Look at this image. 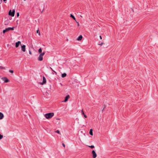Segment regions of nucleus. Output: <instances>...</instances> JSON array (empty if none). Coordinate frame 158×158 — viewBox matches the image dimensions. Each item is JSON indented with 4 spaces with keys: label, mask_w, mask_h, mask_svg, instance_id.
I'll use <instances>...</instances> for the list:
<instances>
[{
    "label": "nucleus",
    "mask_w": 158,
    "mask_h": 158,
    "mask_svg": "<svg viewBox=\"0 0 158 158\" xmlns=\"http://www.w3.org/2000/svg\"><path fill=\"white\" fill-rule=\"evenodd\" d=\"M54 114V113L53 112L45 114L44 116L47 119H49L52 118Z\"/></svg>",
    "instance_id": "f257e3e1"
},
{
    "label": "nucleus",
    "mask_w": 158,
    "mask_h": 158,
    "mask_svg": "<svg viewBox=\"0 0 158 158\" xmlns=\"http://www.w3.org/2000/svg\"><path fill=\"white\" fill-rule=\"evenodd\" d=\"M15 11L14 10H13L12 11H11V10H10L9 12V15L11 16H14L15 15Z\"/></svg>",
    "instance_id": "f03ea898"
},
{
    "label": "nucleus",
    "mask_w": 158,
    "mask_h": 158,
    "mask_svg": "<svg viewBox=\"0 0 158 158\" xmlns=\"http://www.w3.org/2000/svg\"><path fill=\"white\" fill-rule=\"evenodd\" d=\"M92 157L93 158H95L97 157V154L94 150H93L92 151Z\"/></svg>",
    "instance_id": "7ed1b4c3"
},
{
    "label": "nucleus",
    "mask_w": 158,
    "mask_h": 158,
    "mask_svg": "<svg viewBox=\"0 0 158 158\" xmlns=\"http://www.w3.org/2000/svg\"><path fill=\"white\" fill-rule=\"evenodd\" d=\"M46 82V80L45 77L44 76L43 77V81L42 82L40 83V84L41 85H43L44 84H45Z\"/></svg>",
    "instance_id": "20e7f679"
},
{
    "label": "nucleus",
    "mask_w": 158,
    "mask_h": 158,
    "mask_svg": "<svg viewBox=\"0 0 158 158\" xmlns=\"http://www.w3.org/2000/svg\"><path fill=\"white\" fill-rule=\"evenodd\" d=\"M26 46L25 45H23L21 46V50L23 52H25L26 51Z\"/></svg>",
    "instance_id": "39448f33"
},
{
    "label": "nucleus",
    "mask_w": 158,
    "mask_h": 158,
    "mask_svg": "<svg viewBox=\"0 0 158 158\" xmlns=\"http://www.w3.org/2000/svg\"><path fill=\"white\" fill-rule=\"evenodd\" d=\"M69 97H70V96H69V95H67L65 97V98L64 100V101L63 102H66L68 101V99L69 98Z\"/></svg>",
    "instance_id": "423d86ee"
},
{
    "label": "nucleus",
    "mask_w": 158,
    "mask_h": 158,
    "mask_svg": "<svg viewBox=\"0 0 158 158\" xmlns=\"http://www.w3.org/2000/svg\"><path fill=\"white\" fill-rule=\"evenodd\" d=\"M14 27H9L7 28H6V29L7 31H8L10 30H14Z\"/></svg>",
    "instance_id": "0eeeda50"
},
{
    "label": "nucleus",
    "mask_w": 158,
    "mask_h": 158,
    "mask_svg": "<svg viewBox=\"0 0 158 158\" xmlns=\"http://www.w3.org/2000/svg\"><path fill=\"white\" fill-rule=\"evenodd\" d=\"M2 79L4 81V82L5 83H7L9 81V80L6 77H4Z\"/></svg>",
    "instance_id": "6e6552de"
},
{
    "label": "nucleus",
    "mask_w": 158,
    "mask_h": 158,
    "mask_svg": "<svg viewBox=\"0 0 158 158\" xmlns=\"http://www.w3.org/2000/svg\"><path fill=\"white\" fill-rule=\"evenodd\" d=\"M21 43V42L20 41H18V42H16L15 44V47L16 48L18 47Z\"/></svg>",
    "instance_id": "1a4fd4ad"
},
{
    "label": "nucleus",
    "mask_w": 158,
    "mask_h": 158,
    "mask_svg": "<svg viewBox=\"0 0 158 158\" xmlns=\"http://www.w3.org/2000/svg\"><path fill=\"white\" fill-rule=\"evenodd\" d=\"M43 60V56L40 55L39 56V57H38V60L39 61H42Z\"/></svg>",
    "instance_id": "9d476101"
},
{
    "label": "nucleus",
    "mask_w": 158,
    "mask_h": 158,
    "mask_svg": "<svg viewBox=\"0 0 158 158\" xmlns=\"http://www.w3.org/2000/svg\"><path fill=\"white\" fill-rule=\"evenodd\" d=\"M82 35H80L78 38L77 39V40L80 41L82 40Z\"/></svg>",
    "instance_id": "9b49d317"
},
{
    "label": "nucleus",
    "mask_w": 158,
    "mask_h": 158,
    "mask_svg": "<svg viewBox=\"0 0 158 158\" xmlns=\"http://www.w3.org/2000/svg\"><path fill=\"white\" fill-rule=\"evenodd\" d=\"M4 115L1 112H0V119H2L3 118Z\"/></svg>",
    "instance_id": "f8f14e48"
},
{
    "label": "nucleus",
    "mask_w": 158,
    "mask_h": 158,
    "mask_svg": "<svg viewBox=\"0 0 158 158\" xmlns=\"http://www.w3.org/2000/svg\"><path fill=\"white\" fill-rule=\"evenodd\" d=\"M70 17H71L75 21H76V18H75V17L72 14H71L70 15Z\"/></svg>",
    "instance_id": "ddd939ff"
},
{
    "label": "nucleus",
    "mask_w": 158,
    "mask_h": 158,
    "mask_svg": "<svg viewBox=\"0 0 158 158\" xmlns=\"http://www.w3.org/2000/svg\"><path fill=\"white\" fill-rule=\"evenodd\" d=\"M66 76V74L65 73H64L61 74V77L63 78L64 77Z\"/></svg>",
    "instance_id": "4468645a"
},
{
    "label": "nucleus",
    "mask_w": 158,
    "mask_h": 158,
    "mask_svg": "<svg viewBox=\"0 0 158 158\" xmlns=\"http://www.w3.org/2000/svg\"><path fill=\"white\" fill-rule=\"evenodd\" d=\"M89 133L90 135H93L92 129H90Z\"/></svg>",
    "instance_id": "2eb2a0df"
},
{
    "label": "nucleus",
    "mask_w": 158,
    "mask_h": 158,
    "mask_svg": "<svg viewBox=\"0 0 158 158\" xmlns=\"http://www.w3.org/2000/svg\"><path fill=\"white\" fill-rule=\"evenodd\" d=\"M36 33L38 34L39 35H40V31H39V30H37L36 31Z\"/></svg>",
    "instance_id": "dca6fc26"
},
{
    "label": "nucleus",
    "mask_w": 158,
    "mask_h": 158,
    "mask_svg": "<svg viewBox=\"0 0 158 158\" xmlns=\"http://www.w3.org/2000/svg\"><path fill=\"white\" fill-rule=\"evenodd\" d=\"M45 53L44 52H43L42 53L41 52V53L40 54V55L43 56L44 55Z\"/></svg>",
    "instance_id": "f3484780"
},
{
    "label": "nucleus",
    "mask_w": 158,
    "mask_h": 158,
    "mask_svg": "<svg viewBox=\"0 0 158 158\" xmlns=\"http://www.w3.org/2000/svg\"><path fill=\"white\" fill-rule=\"evenodd\" d=\"M42 50L41 48H40L39 49L38 52L39 53H41L42 52Z\"/></svg>",
    "instance_id": "a211bd4d"
},
{
    "label": "nucleus",
    "mask_w": 158,
    "mask_h": 158,
    "mask_svg": "<svg viewBox=\"0 0 158 158\" xmlns=\"http://www.w3.org/2000/svg\"><path fill=\"white\" fill-rule=\"evenodd\" d=\"M89 148H94V145H91L90 146H88Z\"/></svg>",
    "instance_id": "6ab92c4d"
},
{
    "label": "nucleus",
    "mask_w": 158,
    "mask_h": 158,
    "mask_svg": "<svg viewBox=\"0 0 158 158\" xmlns=\"http://www.w3.org/2000/svg\"><path fill=\"white\" fill-rule=\"evenodd\" d=\"M9 72L11 73H13L14 72L13 71L11 70H9Z\"/></svg>",
    "instance_id": "aec40b11"
},
{
    "label": "nucleus",
    "mask_w": 158,
    "mask_h": 158,
    "mask_svg": "<svg viewBox=\"0 0 158 158\" xmlns=\"http://www.w3.org/2000/svg\"><path fill=\"white\" fill-rule=\"evenodd\" d=\"M56 132L58 134H60V131L58 130H57Z\"/></svg>",
    "instance_id": "412c9836"
},
{
    "label": "nucleus",
    "mask_w": 158,
    "mask_h": 158,
    "mask_svg": "<svg viewBox=\"0 0 158 158\" xmlns=\"http://www.w3.org/2000/svg\"><path fill=\"white\" fill-rule=\"evenodd\" d=\"M7 32L6 29L5 30H4L3 31V33L4 34L5 32Z\"/></svg>",
    "instance_id": "4be33fe9"
},
{
    "label": "nucleus",
    "mask_w": 158,
    "mask_h": 158,
    "mask_svg": "<svg viewBox=\"0 0 158 158\" xmlns=\"http://www.w3.org/2000/svg\"><path fill=\"white\" fill-rule=\"evenodd\" d=\"M50 69L54 72L56 74L57 73L54 70H53V69H52V68L51 67H50Z\"/></svg>",
    "instance_id": "5701e85b"
},
{
    "label": "nucleus",
    "mask_w": 158,
    "mask_h": 158,
    "mask_svg": "<svg viewBox=\"0 0 158 158\" xmlns=\"http://www.w3.org/2000/svg\"><path fill=\"white\" fill-rule=\"evenodd\" d=\"M81 114L82 115H84L85 114L84 113V111H83V110H81Z\"/></svg>",
    "instance_id": "b1692460"
},
{
    "label": "nucleus",
    "mask_w": 158,
    "mask_h": 158,
    "mask_svg": "<svg viewBox=\"0 0 158 158\" xmlns=\"http://www.w3.org/2000/svg\"><path fill=\"white\" fill-rule=\"evenodd\" d=\"M3 138V135L0 134V139H1Z\"/></svg>",
    "instance_id": "393cba45"
},
{
    "label": "nucleus",
    "mask_w": 158,
    "mask_h": 158,
    "mask_svg": "<svg viewBox=\"0 0 158 158\" xmlns=\"http://www.w3.org/2000/svg\"><path fill=\"white\" fill-rule=\"evenodd\" d=\"M76 23H77V25L78 26H79V23L78 22H77L76 20Z\"/></svg>",
    "instance_id": "a878e982"
},
{
    "label": "nucleus",
    "mask_w": 158,
    "mask_h": 158,
    "mask_svg": "<svg viewBox=\"0 0 158 158\" xmlns=\"http://www.w3.org/2000/svg\"><path fill=\"white\" fill-rule=\"evenodd\" d=\"M103 44V42H101L98 45L102 46Z\"/></svg>",
    "instance_id": "bb28decb"
},
{
    "label": "nucleus",
    "mask_w": 158,
    "mask_h": 158,
    "mask_svg": "<svg viewBox=\"0 0 158 158\" xmlns=\"http://www.w3.org/2000/svg\"><path fill=\"white\" fill-rule=\"evenodd\" d=\"M83 115L84 117H85V118H86L87 117V116L85 114H84V115Z\"/></svg>",
    "instance_id": "cd10ccee"
},
{
    "label": "nucleus",
    "mask_w": 158,
    "mask_h": 158,
    "mask_svg": "<svg viewBox=\"0 0 158 158\" xmlns=\"http://www.w3.org/2000/svg\"><path fill=\"white\" fill-rule=\"evenodd\" d=\"M17 17H19V14L18 12L17 14Z\"/></svg>",
    "instance_id": "c85d7f7f"
},
{
    "label": "nucleus",
    "mask_w": 158,
    "mask_h": 158,
    "mask_svg": "<svg viewBox=\"0 0 158 158\" xmlns=\"http://www.w3.org/2000/svg\"><path fill=\"white\" fill-rule=\"evenodd\" d=\"M62 145L63 146L64 148L65 147V145L64 143H62Z\"/></svg>",
    "instance_id": "c756f323"
},
{
    "label": "nucleus",
    "mask_w": 158,
    "mask_h": 158,
    "mask_svg": "<svg viewBox=\"0 0 158 158\" xmlns=\"http://www.w3.org/2000/svg\"><path fill=\"white\" fill-rule=\"evenodd\" d=\"M99 37H100V39H101V40L102 39V37L101 36H100Z\"/></svg>",
    "instance_id": "7c9ffc66"
},
{
    "label": "nucleus",
    "mask_w": 158,
    "mask_h": 158,
    "mask_svg": "<svg viewBox=\"0 0 158 158\" xmlns=\"http://www.w3.org/2000/svg\"><path fill=\"white\" fill-rule=\"evenodd\" d=\"M29 54H31V52L30 51H29Z\"/></svg>",
    "instance_id": "2f4dec72"
},
{
    "label": "nucleus",
    "mask_w": 158,
    "mask_h": 158,
    "mask_svg": "<svg viewBox=\"0 0 158 158\" xmlns=\"http://www.w3.org/2000/svg\"><path fill=\"white\" fill-rule=\"evenodd\" d=\"M3 1L4 2H5L6 1V0H3Z\"/></svg>",
    "instance_id": "473e14b6"
},
{
    "label": "nucleus",
    "mask_w": 158,
    "mask_h": 158,
    "mask_svg": "<svg viewBox=\"0 0 158 158\" xmlns=\"http://www.w3.org/2000/svg\"><path fill=\"white\" fill-rule=\"evenodd\" d=\"M80 16H81V17H82V16L81 15H80Z\"/></svg>",
    "instance_id": "72a5a7b5"
},
{
    "label": "nucleus",
    "mask_w": 158,
    "mask_h": 158,
    "mask_svg": "<svg viewBox=\"0 0 158 158\" xmlns=\"http://www.w3.org/2000/svg\"><path fill=\"white\" fill-rule=\"evenodd\" d=\"M24 1H25L26 0H24Z\"/></svg>",
    "instance_id": "f704fd0d"
}]
</instances>
